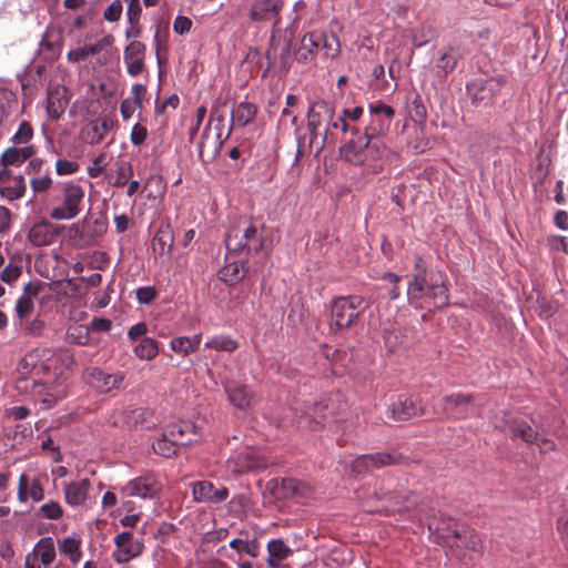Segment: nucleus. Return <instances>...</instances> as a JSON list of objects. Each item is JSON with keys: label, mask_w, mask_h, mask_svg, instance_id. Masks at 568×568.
<instances>
[{"label": "nucleus", "mask_w": 568, "mask_h": 568, "mask_svg": "<svg viewBox=\"0 0 568 568\" xmlns=\"http://www.w3.org/2000/svg\"><path fill=\"white\" fill-rule=\"evenodd\" d=\"M68 338L78 345H88L90 342V331L85 326H77L73 329H69Z\"/></svg>", "instance_id": "58"}, {"label": "nucleus", "mask_w": 568, "mask_h": 568, "mask_svg": "<svg viewBox=\"0 0 568 568\" xmlns=\"http://www.w3.org/2000/svg\"><path fill=\"white\" fill-rule=\"evenodd\" d=\"M339 53L341 44L337 36L322 31L305 33L294 50V57L298 63H311L318 54L324 59H335Z\"/></svg>", "instance_id": "3"}, {"label": "nucleus", "mask_w": 568, "mask_h": 568, "mask_svg": "<svg viewBox=\"0 0 568 568\" xmlns=\"http://www.w3.org/2000/svg\"><path fill=\"white\" fill-rule=\"evenodd\" d=\"M80 165L77 161L58 159L55 162V172L58 175H70L79 171Z\"/></svg>", "instance_id": "62"}, {"label": "nucleus", "mask_w": 568, "mask_h": 568, "mask_svg": "<svg viewBox=\"0 0 568 568\" xmlns=\"http://www.w3.org/2000/svg\"><path fill=\"white\" fill-rule=\"evenodd\" d=\"M364 308L362 296L348 295L334 298L331 305V329L337 332L351 328Z\"/></svg>", "instance_id": "5"}, {"label": "nucleus", "mask_w": 568, "mask_h": 568, "mask_svg": "<svg viewBox=\"0 0 568 568\" xmlns=\"http://www.w3.org/2000/svg\"><path fill=\"white\" fill-rule=\"evenodd\" d=\"M33 559H39L44 567L50 566L55 560V546L51 537H42L34 545L31 552Z\"/></svg>", "instance_id": "39"}, {"label": "nucleus", "mask_w": 568, "mask_h": 568, "mask_svg": "<svg viewBox=\"0 0 568 568\" xmlns=\"http://www.w3.org/2000/svg\"><path fill=\"white\" fill-rule=\"evenodd\" d=\"M230 402L241 410L248 408L253 396L252 390L243 384H231L225 387Z\"/></svg>", "instance_id": "36"}, {"label": "nucleus", "mask_w": 568, "mask_h": 568, "mask_svg": "<svg viewBox=\"0 0 568 568\" xmlns=\"http://www.w3.org/2000/svg\"><path fill=\"white\" fill-rule=\"evenodd\" d=\"M305 485L301 480L294 478H283L282 488L286 497L302 495Z\"/></svg>", "instance_id": "60"}, {"label": "nucleus", "mask_w": 568, "mask_h": 568, "mask_svg": "<svg viewBox=\"0 0 568 568\" xmlns=\"http://www.w3.org/2000/svg\"><path fill=\"white\" fill-rule=\"evenodd\" d=\"M135 356L142 361H151L159 353V343L151 337H143L133 349Z\"/></svg>", "instance_id": "46"}, {"label": "nucleus", "mask_w": 568, "mask_h": 568, "mask_svg": "<svg viewBox=\"0 0 568 568\" xmlns=\"http://www.w3.org/2000/svg\"><path fill=\"white\" fill-rule=\"evenodd\" d=\"M258 108L255 103L242 101L234 105L231 113V124L234 128H244L252 124L257 115Z\"/></svg>", "instance_id": "26"}, {"label": "nucleus", "mask_w": 568, "mask_h": 568, "mask_svg": "<svg viewBox=\"0 0 568 568\" xmlns=\"http://www.w3.org/2000/svg\"><path fill=\"white\" fill-rule=\"evenodd\" d=\"M476 396L473 394L454 393L444 396L435 406L437 414L445 415L453 419H464L474 414L473 402Z\"/></svg>", "instance_id": "10"}, {"label": "nucleus", "mask_w": 568, "mask_h": 568, "mask_svg": "<svg viewBox=\"0 0 568 568\" xmlns=\"http://www.w3.org/2000/svg\"><path fill=\"white\" fill-rule=\"evenodd\" d=\"M17 104L14 94L6 89H0V123L11 113Z\"/></svg>", "instance_id": "53"}, {"label": "nucleus", "mask_w": 568, "mask_h": 568, "mask_svg": "<svg viewBox=\"0 0 568 568\" xmlns=\"http://www.w3.org/2000/svg\"><path fill=\"white\" fill-rule=\"evenodd\" d=\"M283 7V0H256L252 3L248 17L253 22H265L275 20L280 22V12Z\"/></svg>", "instance_id": "16"}, {"label": "nucleus", "mask_w": 568, "mask_h": 568, "mask_svg": "<svg viewBox=\"0 0 568 568\" xmlns=\"http://www.w3.org/2000/svg\"><path fill=\"white\" fill-rule=\"evenodd\" d=\"M65 93L64 87H58L48 92L47 113L50 119L58 120L63 114L69 104Z\"/></svg>", "instance_id": "29"}, {"label": "nucleus", "mask_w": 568, "mask_h": 568, "mask_svg": "<svg viewBox=\"0 0 568 568\" xmlns=\"http://www.w3.org/2000/svg\"><path fill=\"white\" fill-rule=\"evenodd\" d=\"M192 494L197 503L219 504L229 497V489L226 487L216 488L209 480H200L192 485Z\"/></svg>", "instance_id": "17"}, {"label": "nucleus", "mask_w": 568, "mask_h": 568, "mask_svg": "<svg viewBox=\"0 0 568 568\" xmlns=\"http://www.w3.org/2000/svg\"><path fill=\"white\" fill-rule=\"evenodd\" d=\"M229 546L237 554H246L252 558L258 557L261 551V544L257 538H234L229 542Z\"/></svg>", "instance_id": "44"}, {"label": "nucleus", "mask_w": 568, "mask_h": 568, "mask_svg": "<svg viewBox=\"0 0 568 568\" xmlns=\"http://www.w3.org/2000/svg\"><path fill=\"white\" fill-rule=\"evenodd\" d=\"M60 551L68 556L73 565H77L82 557L81 541L73 537H67L59 544Z\"/></svg>", "instance_id": "47"}, {"label": "nucleus", "mask_w": 568, "mask_h": 568, "mask_svg": "<svg viewBox=\"0 0 568 568\" xmlns=\"http://www.w3.org/2000/svg\"><path fill=\"white\" fill-rule=\"evenodd\" d=\"M327 408V405L320 402L308 407L305 412V415L300 416L298 425L307 426L312 429H315L316 426L322 425V420L325 418L323 412Z\"/></svg>", "instance_id": "43"}, {"label": "nucleus", "mask_w": 568, "mask_h": 568, "mask_svg": "<svg viewBox=\"0 0 568 568\" xmlns=\"http://www.w3.org/2000/svg\"><path fill=\"white\" fill-rule=\"evenodd\" d=\"M382 337L385 347L389 352H394L404 342L405 335L403 328L398 324L386 322L382 327Z\"/></svg>", "instance_id": "40"}, {"label": "nucleus", "mask_w": 568, "mask_h": 568, "mask_svg": "<svg viewBox=\"0 0 568 568\" xmlns=\"http://www.w3.org/2000/svg\"><path fill=\"white\" fill-rule=\"evenodd\" d=\"M37 515L41 518L57 520L62 517L63 510L59 503L50 500L39 508Z\"/></svg>", "instance_id": "55"}, {"label": "nucleus", "mask_w": 568, "mask_h": 568, "mask_svg": "<svg viewBox=\"0 0 568 568\" xmlns=\"http://www.w3.org/2000/svg\"><path fill=\"white\" fill-rule=\"evenodd\" d=\"M114 42V37L112 34H106L98 42L89 45H84L68 52V60L70 62H81L84 61L90 55H95L100 53L104 48L111 47Z\"/></svg>", "instance_id": "27"}, {"label": "nucleus", "mask_w": 568, "mask_h": 568, "mask_svg": "<svg viewBox=\"0 0 568 568\" xmlns=\"http://www.w3.org/2000/svg\"><path fill=\"white\" fill-rule=\"evenodd\" d=\"M406 463V456L396 449H392L390 452L361 455L352 462L351 469L353 473L362 475L385 466H395Z\"/></svg>", "instance_id": "9"}, {"label": "nucleus", "mask_w": 568, "mask_h": 568, "mask_svg": "<svg viewBox=\"0 0 568 568\" xmlns=\"http://www.w3.org/2000/svg\"><path fill=\"white\" fill-rule=\"evenodd\" d=\"M507 79L504 75L487 79H474L467 83L466 90L474 106H489L500 93Z\"/></svg>", "instance_id": "8"}, {"label": "nucleus", "mask_w": 568, "mask_h": 568, "mask_svg": "<svg viewBox=\"0 0 568 568\" xmlns=\"http://www.w3.org/2000/svg\"><path fill=\"white\" fill-rule=\"evenodd\" d=\"M111 128L112 122L108 119H98L92 121L89 128L84 131L85 142L90 144L101 143Z\"/></svg>", "instance_id": "41"}, {"label": "nucleus", "mask_w": 568, "mask_h": 568, "mask_svg": "<svg viewBox=\"0 0 568 568\" xmlns=\"http://www.w3.org/2000/svg\"><path fill=\"white\" fill-rule=\"evenodd\" d=\"M52 184L53 181L49 171L42 175L33 176L30 180L31 190L36 194L45 193L51 189Z\"/></svg>", "instance_id": "57"}, {"label": "nucleus", "mask_w": 568, "mask_h": 568, "mask_svg": "<svg viewBox=\"0 0 568 568\" xmlns=\"http://www.w3.org/2000/svg\"><path fill=\"white\" fill-rule=\"evenodd\" d=\"M225 245L230 252L268 256L274 247L273 231L258 219L241 217L229 230Z\"/></svg>", "instance_id": "2"}, {"label": "nucleus", "mask_w": 568, "mask_h": 568, "mask_svg": "<svg viewBox=\"0 0 568 568\" xmlns=\"http://www.w3.org/2000/svg\"><path fill=\"white\" fill-rule=\"evenodd\" d=\"M278 44H275L274 41L271 42L270 48L266 51V59L268 61V67L278 65L282 69L288 68V45L285 43L281 48V55H277Z\"/></svg>", "instance_id": "48"}, {"label": "nucleus", "mask_w": 568, "mask_h": 568, "mask_svg": "<svg viewBox=\"0 0 568 568\" xmlns=\"http://www.w3.org/2000/svg\"><path fill=\"white\" fill-rule=\"evenodd\" d=\"M57 236L53 225L48 221L36 223L28 233V239L33 246H47L53 243Z\"/></svg>", "instance_id": "28"}, {"label": "nucleus", "mask_w": 568, "mask_h": 568, "mask_svg": "<svg viewBox=\"0 0 568 568\" xmlns=\"http://www.w3.org/2000/svg\"><path fill=\"white\" fill-rule=\"evenodd\" d=\"M37 153V148L33 144L24 146H10L7 148L1 154V163L3 166H19Z\"/></svg>", "instance_id": "25"}, {"label": "nucleus", "mask_w": 568, "mask_h": 568, "mask_svg": "<svg viewBox=\"0 0 568 568\" xmlns=\"http://www.w3.org/2000/svg\"><path fill=\"white\" fill-rule=\"evenodd\" d=\"M436 38V31L429 26H420L413 36V44L420 48Z\"/></svg>", "instance_id": "54"}, {"label": "nucleus", "mask_w": 568, "mask_h": 568, "mask_svg": "<svg viewBox=\"0 0 568 568\" xmlns=\"http://www.w3.org/2000/svg\"><path fill=\"white\" fill-rule=\"evenodd\" d=\"M40 291L39 283H28L24 286L23 295L18 298L16 304V313L20 320L30 315L33 311V298L37 297Z\"/></svg>", "instance_id": "35"}, {"label": "nucleus", "mask_w": 568, "mask_h": 568, "mask_svg": "<svg viewBox=\"0 0 568 568\" xmlns=\"http://www.w3.org/2000/svg\"><path fill=\"white\" fill-rule=\"evenodd\" d=\"M135 296L141 304H151L158 297V292L153 286H141L135 291Z\"/></svg>", "instance_id": "64"}, {"label": "nucleus", "mask_w": 568, "mask_h": 568, "mask_svg": "<svg viewBox=\"0 0 568 568\" xmlns=\"http://www.w3.org/2000/svg\"><path fill=\"white\" fill-rule=\"evenodd\" d=\"M61 202L50 211V217L55 221L72 220L81 212L84 190L74 182H64L61 187Z\"/></svg>", "instance_id": "7"}, {"label": "nucleus", "mask_w": 568, "mask_h": 568, "mask_svg": "<svg viewBox=\"0 0 568 568\" xmlns=\"http://www.w3.org/2000/svg\"><path fill=\"white\" fill-rule=\"evenodd\" d=\"M50 354L45 348H33L28 352L19 362L17 367L18 375H29L34 369L43 368L42 361Z\"/></svg>", "instance_id": "31"}, {"label": "nucleus", "mask_w": 568, "mask_h": 568, "mask_svg": "<svg viewBox=\"0 0 568 568\" xmlns=\"http://www.w3.org/2000/svg\"><path fill=\"white\" fill-rule=\"evenodd\" d=\"M247 273V268L245 266V262L243 261H234L226 263L219 271V278L232 286L241 282Z\"/></svg>", "instance_id": "38"}, {"label": "nucleus", "mask_w": 568, "mask_h": 568, "mask_svg": "<svg viewBox=\"0 0 568 568\" xmlns=\"http://www.w3.org/2000/svg\"><path fill=\"white\" fill-rule=\"evenodd\" d=\"M115 550L112 558L118 564H126L133 558L139 557L143 550V541L133 537L131 531H123L114 537Z\"/></svg>", "instance_id": "12"}, {"label": "nucleus", "mask_w": 568, "mask_h": 568, "mask_svg": "<svg viewBox=\"0 0 568 568\" xmlns=\"http://www.w3.org/2000/svg\"><path fill=\"white\" fill-rule=\"evenodd\" d=\"M170 347L173 352L186 356L192 353V346L187 336L174 337L170 342Z\"/></svg>", "instance_id": "61"}, {"label": "nucleus", "mask_w": 568, "mask_h": 568, "mask_svg": "<svg viewBox=\"0 0 568 568\" xmlns=\"http://www.w3.org/2000/svg\"><path fill=\"white\" fill-rule=\"evenodd\" d=\"M266 550V565L270 568H281L282 562L293 555V549L281 538L271 539Z\"/></svg>", "instance_id": "24"}, {"label": "nucleus", "mask_w": 568, "mask_h": 568, "mask_svg": "<svg viewBox=\"0 0 568 568\" xmlns=\"http://www.w3.org/2000/svg\"><path fill=\"white\" fill-rule=\"evenodd\" d=\"M152 447L155 454L170 458L176 454L179 445L171 436H166V432H164L162 437L152 444Z\"/></svg>", "instance_id": "49"}, {"label": "nucleus", "mask_w": 568, "mask_h": 568, "mask_svg": "<svg viewBox=\"0 0 568 568\" xmlns=\"http://www.w3.org/2000/svg\"><path fill=\"white\" fill-rule=\"evenodd\" d=\"M233 463L236 473L252 471L267 466L265 459L254 452H245L236 455Z\"/></svg>", "instance_id": "33"}, {"label": "nucleus", "mask_w": 568, "mask_h": 568, "mask_svg": "<svg viewBox=\"0 0 568 568\" xmlns=\"http://www.w3.org/2000/svg\"><path fill=\"white\" fill-rule=\"evenodd\" d=\"M210 139V123L205 126L201 141L199 143V158L202 162H210L216 158L220 153L223 141L221 140V133H217L216 136L212 141V149L207 152V159H205V148L207 146V142Z\"/></svg>", "instance_id": "42"}, {"label": "nucleus", "mask_w": 568, "mask_h": 568, "mask_svg": "<svg viewBox=\"0 0 568 568\" xmlns=\"http://www.w3.org/2000/svg\"><path fill=\"white\" fill-rule=\"evenodd\" d=\"M161 484L153 474L140 476L128 483L125 490L130 496L153 498L161 491Z\"/></svg>", "instance_id": "18"}, {"label": "nucleus", "mask_w": 568, "mask_h": 568, "mask_svg": "<svg viewBox=\"0 0 568 568\" xmlns=\"http://www.w3.org/2000/svg\"><path fill=\"white\" fill-rule=\"evenodd\" d=\"M368 142H371V139L364 133L357 138H352L341 148V156L344 161L354 165L366 163Z\"/></svg>", "instance_id": "15"}, {"label": "nucleus", "mask_w": 568, "mask_h": 568, "mask_svg": "<svg viewBox=\"0 0 568 568\" xmlns=\"http://www.w3.org/2000/svg\"><path fill=\"white\" fill-rule=\"evenodd\" d=\"M368 111L371 121L365 126L364 134L369 139L382 138L388 131L395 111L382 102L371 103Z\"/></svg>", "instance_id": "11"}, {"label": "nucleus", "mask_w": 568, "mask_h": 568, "mask_svg": "<svg viewBox=\"0 0 568 568\" xmlns=\"http://www.w3.org/2000/svg\"><path fill=\"white\" fill-rule=\"evenodd\" d=\"M440 537L444 544L454 549L455 555L464 564H474L483 556V544L478 534L456 523L447 525V531Z\"/></svg>", "instance_id": "4"}, {"label": "nucleus", "mask_w": 568, "mask_h": 568, "mask_svg": "<svg viewBox=\"0 0 568 568\" xmlns=\"http://www.w3.org/2000/svg\"><path fill=\"white\" fill-rule=\"evenodd\" d=\"M85 378L100 393H109L118 387L123 379L120 375L109 374L97 367L90 368L87 372Z\"/></svg>", "instance_id": "20"}, {"label": "nucleus", "mask_w": 568, "mask_h": 568, "mask_svg": "<svg viewBox=\"0 0 568 568\" xmlns=\"http://www.w3.org/2000/svg\"><path fill=\"white\" fill-rule=\"evenodd\" d=\"M424 414V407L416 397L398 395L387 407L386 416L393 420L405 422Z\"/></svg>", "instance_id": "13"}, {"label": "nucleus", "mask_w": 568, "mask_h": 568, "mask_svg": "<svg viewBox=\"0 0 568 568\" xmlns=\"http://www.w3.org/2000/svg\"><path fill=\"white\" fill-rule=\"evenodd\" d=\"M333 116V108L325 101H320L308 109L307 129L308 131L318 130L323 123L327 124Z\"/></svg>", "instance_id": "30"}, {"label": "nucleus", "mask_w": 568, "mask_h": 568, "mask_svg": "<svg viewBox=\"0 0 568 568\" xmlns=\"http://www.w3.org/2000/svg\"><path fill=\"white\" fill-rule=\"evenodd\" d=\"M385 152V144L381 138L371 139L367 145V161L379 160Z\"/></svg>", "instance_id": "59"}, {"label": "nucleus", "mask_w": 568, "mask_h": 568, "mask_svg": "<svg viewBox=\"0 0 568 568\" xmlns=\"http://www.w3.org/2000/svg\"><path fill=\"white\" fill-rule=\"evenodd\" d=\"M173 243L174 234L171 224L169 222H162L152 240V248L154 253L160 256L170 255Z\"/></svg>", "instance_id": "23"}, {"label": "nucleus", "mask_w": 568, "mask_h": 568, "mask_svg": "<svg viewBox=\"0 0 568 568\" xmlns=\"http://www.w3.org/2000/svg\"><path fill=\"white\" fill-rule=\"evenodd\" d=\"M29 498L41 501L44 498V488L39 478H30L27 474H21L18 483V500L26 503Z\"/></svg>", "instance_id": "21"}, {"label": "nucleus", "mask_w": 568, "mask_h": 568, "mask_svg": "<svg viewBox=\"0 0 568 568\" xmlns=\"http://www.w3.org/2000/svg\"><path fill=\"white\" fill-rule=\"evenodd\" d=\"M123 11L121 0H114L104 11L103 19L108 22H116L120 20Z\"/></svg>", "instance_id": "63"}, {"label": "nucleus", "mask_w": 568, "mask_h": 568, "mask_svg": "<svg viewBox=\"0 0 568 568\" xmlns=\"http://www.w3.org/2000/svg\"><path fill=\"white\" fill-rule=\"evenodd\" d=\"M14 388L20 394H29L33 392L40 394L44 388V384L34 378H29L28 375H18Z\"/></svg>", "instance_id": "51"}, {"label": "nucleus", "mask_w": 568, "mask_h": 568, "mask_svg": "<svg viewBox=\"0 0 568 568\" xmlns=\"http://www.w3.org/2000/svg\"><path fill=\"white\" fill-rule=\"evenodd\" d=\"M27 190L26 180L22 175H12L9 170L0 171V192L9 201L21 199Z\"/></svg>", "instance_id": "19"}, {"label": "nucleus", "mask_w": 568, "mask_h": 568, "mask_svg": "<svg viewBox=\"0 0 568 568\" xmlns=\"http://www.w3.org/2000/svg\"><path fill=\"white\" fill-rule=\"evenodd\" d=\"M89 488L90 481L88 479H81L65 485L64 499L67 504L72 507L83 505L87 499Z\"/></svg>", "instance_id": "32"}, {"label": "nucleus", "mask_w": 568, "mask_h": 568, "mask_svg": "<svg viewBox=\"0 0 568 568\" xmlns=\"http://www.w3.org/2000/svg\"><path fill=\"white\" fill-rule=\"evenodd\" d=\"M458 60L459 55L456 50L452 47L447 48L435 61L434 71L436 75L440 79L446 78L455 70Z\"/></svg>", "instance_id": "37"}, {"label": "nucleus", "mask_w": 568, "mask_h": 568, "mask_svg": "<svg viewBox=\"0 0 568 568\" xmlns=\"http://www.w3.org/2000/svg\"><path fill=\"white\" fill-rule=\"evenodd\" d=\"M205 347L233 353L239 347V343L227 335H216L205 342Z\"/></svg>", "instance_id": "50"}, {"label": "nucleus", "mask_w": 568, "mask_h": 568, "mask_svg": "<svg viewBox=\"0 0 568 568\" xmlns=\"http://www.w3.org/2000/svg\"><path fill=\"white\" fill-rule=\"evenodd\" d=\"M348 124L344 116L334 118L332 116L331 121H327L326 130L322 136V142L317 145V153L321 152L326 144L335 143V138L332 132L333 129H341L342 132L346 133L348 131Z\"/></svg>", "instance_id": "45"}, {"label": "nucleus", "mask_w": 568, "mask_h": 568, "mask_svg": "<svg viewBox=\"0 0 568 568\" xmlns=\"http://www.w3.org/2000/svg\"><path fill=\"white\" fill-rule=\"evenodd\" d=\"M513 436L520 437L524 442L528 444H536L539 447L545 446L546 448H551L552 443L547 439H539L538 434L532 429V427L524 419L515 420L513 425Z\"/></svg>", "instance_id": "34"}, {"label": "nucleus", "mask_w": 568, "mask_h": 568, "mask_svg": "<svg viewBox=\"0 0 568 568\" xmlns=\"http://www.w3.org/2000/svg\"><path fill=\"white\" fill-rule=\"evenodd\" d=\"M33 138V129L27 121H22L11 141L14 145L28 144Z\"/></svg>", "instance_id": "56"}, {"label": "nucleus", "mask_w": 568, "mask_h": 568, "mask_svg": "<svg viewBox=\"0 0 568 568\" xmlns=\"http://www.w3.org/2000/svg\"><path fill=\"white\" fill-rule=\"evenodd\" d=\"M145 44L138 40L124 48L123 60L129 75L138 77L145 70Z\"/></svg>", "instance_id": "14"}, {"label": "nucleus", "mask_w": 568, "mask_h": 568, "mask_svg": "<svg viewBox=\"0 0 568 568\" xmlns=\"http://www.w3.org/2000/svg\"><path fill=\"white\" fill-rule=\"evenodd\" d=\"M22 274L21 264L14 258H10L9 263L0 272V280L7 284L16 282Z\"/></svg>", "instance_id": "52"}, {"label": "nucleus", "mask_w": 568, "mask_h": 568, "mask_svg": "<svg viewBox=\"0 0 568 568\" xmlns=\"http://www.w3.org/2000/svg\"><path fill=\"white\" fill-rule=\"evenodd\" d=\"M407 301L416 310H442L449 303V284L444 272L429 268L423 255L415 257L412 278L407 284Z\"/></svg>", "instance_id": "1"}, {"label": "nucleus", "mask_w": 568, "mask_h": 568, "mask_svg": "<svg viewBox=\"0 0 568 568\" xmlns=\"http://www.w3.org/2000/svg\"><path fill=\"white\" fill-rule=\"evenodd\" d=\"M410 493L395 483L394 478L385 476L378 487L374 490L373 497L382 501L381 507L367 508V511L394 513L403 509L409 499Z\"/></svg>", "instance_id": "6"}, {"label": "nucleus", "mask_w": 568, "mask_h": 568, "mask_svg": "<svg viewBox=\"0 0 568 568\" xmlns=\"http://www.w3.org/2000/svg\"><path fill=\"white\" fill-rule=\"evenodd\" d=\"M166 436H171L179 446L189 445L197 440L196 426L189 420H180L169 425L165 430Z\"/></svg>", "instance_id": "22"}]
</instances>
